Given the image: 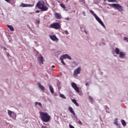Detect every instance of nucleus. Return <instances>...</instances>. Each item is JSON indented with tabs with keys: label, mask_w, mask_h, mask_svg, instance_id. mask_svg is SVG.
Returning a JSON list of instances; mask_svg holds the SVG:
<instances>
[{
	"label": "nucleus",
	"mask_w": 128,
	"mask_h": 128,
	"mask_svg": "<svg viewBox=\"0 0 128 128\" xmlns=\"http://www.w3.org/2000/svg\"><path fill=\"white\" fill-rule=\"evenodd\" d=\"M40 114L42 122H48L50 120V116L47 112H40Z\"/></svg>",
	"instance_id": "nucleus-1"
},
{
	"label": "nucleus",
	"mask_w": 128,
	"mask_h": 128,
	"mask_svg": "<svg viewBox=\"0 0 128 128\" xmlns=\"http://www.w3.org/2000/svg\"><path fill=\"white\" fill-rule=\"evenodd\" d=\"M36 8H40V10H41L42 12H46L48 10V8L46 6H44V2L42 0L38 1L36 5Z\"/></svg>",
	"instance_id": "nucleus-2"
},
{
	"label": "nucleus",
	"mask_w": 128,
	"mask_h": 128,
	"mask_svg": "<svg viewBox=\"0 0 128 128\" xmlns=\"http://www.w3.org/2000/svg\"><path fill=\"white\" fill-rule=\"evenodd\" d=\"M50 28H54V30H60L61 28L60 24L58 22H55L50 26Z\"/></svg>",
	"instance_id": "nucleus-3"
},
{
	"label": "nucleus",
	"mask_w": 128,
	"mask_h": 128,
	"mask_svg": "<svg viewBox=\"0 0 128 128\" xmlns=\"http://www.w3.org/2000/svg\"><path fill=\"white\" fill-rule=\"evenodd\" d=\"M108 6H112L114 8H116V10H118L119 12H122V6L119 4H108Z\"/></svg>",
	"instance_id": "nucleus-4"
},
{
	"label": "nucleus",
	"mask_w": 128,
	"mask_h": 128,
	"mask_svg": "<svg viewBox=\"0 0 128 128\" xmlns=\"http://www.w3.org/2000/svg\"><path fill=\"white\" fill-rule=\"evenodd\" d=\"M8 116H10V118H16V113H14V112L12 111L8 110Z\"/></svg>",
	"instance_id": "nucleus-5"
},
{
	"label": "nucleus",
	"mask_w": 128,
	"mask_h": 128,
	"mask_svg": "<svg viewBox=\"0 0 128 128\" xmlns=\"http://www.w3.org/2000/svg\"><path fill=\"white\" fill-rule=\"evenodd\" d=\"M80 67H78L76 70H75L74 73V76H78V75L80 74Z\"/></svg>",
	"instance_id": "nucleus-6"
},
{
	"label": "nucleus",
	"mask_w": 128,
	"mask_h": 128,
	"mask_svg": "<svg viewBox=\"0 0 128 128\" xmlns=\"http://www.w3.org/2000/svg\"><path fill=\"white\" fill-rule=\"evenodd\" d=\"M72 86L74 89V90L76 92H80V88H78V87L76 86V84L74 82L72 83Z\"/></svg>",
	"instance_id": "nucleus-7"
},
{
	"label": "nucleus",
	"mask_w": 128,
	"mask_h": 128,
	"mask_svg": "<svg viewBox=\"0 0 128 128\" xmlns=\"http://www.w3.org/2000/svg\"><path fill=\"white\" fill-rule=\"evenodd\" d=\"M90 14H92L94 16L96 20H98V22H99L101 20L100 19V18H98V16H96V13H94V10H90Z\"/></svg>",
	"instance_id": "nucleus-8"
},
{
	"label": "nucleus",
	"mask_w": 128,
	"mask_h": 128,
	"mask_svg": "<svg viewBox=\"0 0 128 128\" xmlns=\"http://www.w3.org/2000/svg\"><path fill=\"white\" fill-rule=\"evenodd\" d=\"M20 6L21 8H28V7H30V8H32V6H34V4H24V3H22L20 4Z\"/></svg>",
	"instance_id": "nucleus-9"
},
{
	"label": "nucleus",
	"mask_w": 128,
	"mask_h": 128,
	"mask_svg": "<svg viewBox=\"0 0 128 128\" xmlns=\"http://www.w3.org/2000/svg\"><path fill=\"white\" fill-rule=\"evenodd\" d=\"M54 16L56 20H62V17L60 13L55 12Z\"/></svg>",
	"instance_id": "nucleus-10"
},
{
	"label": "nucleus",
	"mask_w": 128,
	"mask_h": 128,
	"mask_svg": "<svg viewBox=\"0 0 128 128\" xmlns=\"http://www.w3.org/2000/svg\"><path fill=\"white\" fill-rule=\"evenodd\" d=\"M60 58L63 60H66V58H68V60H72V58H70V56L66 54L62 55L60 56Z\"/></svg>",
	"instance_id": "nucleus-11"
},
{
	"label": "nucleus",
	"mask_w": 128,
	"mask_h": 128,
	"mask_svg": "<svg viewBox=\"0 0 128 128\" xmlns=\"http://www.w3.org/2000/svg\"><path fill=\"white\" fill-rule=\"evenodd\" d=\"M50 38H51L52 40H54V42H56H56H58V38H56V36L54 35L50 36Z\"/></svg>",
	"instance_id": "nucleus-12"
},
{
	"label": "nucleus",
	"mask_w": 128,
	"mask_h": 128,
	"mask_svg": "<svg viewBox=\"0 0 128 128\" xmlns=\"http://www.w3.org/2000/svg\"><path fill=\"white\" fill-rule=\"evenodd\" d=\"M69 112H71L74 116H76V113L74 112V108H72V107H69L68 108Z\"/></svg>",
	"instance_id": "nucleus-13"
},
{
	"label": "nucleus",
	"mask_w": 128,
	"mask_h": 128,
	"mask_svg": "<svg viewBox=\"0 0 128 128\" xmlns=\"http://www.w3.org/2000/svg\"><path fill=\"white\" fill-rule=\"evenodd\" d=\"M119 56L120 58H124L126 56V54L122 52H120L119 54Z\"/></svg>",
	"instance_id": "nucleus-14"
},
{
	"label": "nucleus",
	"mask_w": 128,
	"mask_h": 128,
	"mask_svg": "<svg viewBox=\"0 0 128 128\" xmlns=\"http://www.w3.org/2000/svg\"><path fill=\"white\" fill-rule=\"evenodd\" d=\"M38 88H40V89L42 90H46V88H44V86H42L40 84V83L38 82Z\"/></svg>",
	"instance_id": "nucleus-15"
},
{
	"label": "nucleus",
	"mask_w": 128,
	"mask_h": 128,
	"mask_svg": "<svg viewBox=\"0 0 128 128\" xmlns=\"http://www.w3.org/2000/svg\"><path fill=\"white\" fill-rule=\"evenodd\" d=\"M38 59L39 60L41 64H44V57L42 54H40Z\"/></svg>",
	"instance_id": "nucleus-16"
},
{
	"label": "nucleus",
	"mask_w": 128,
	"mask_h": 128,
	"mask_svg": "<svg viewBox=\"0 0 128 128\" xmlns=\"http://www.w3.org/2000/svg\"><path fill=\"white\" fill-rule=\"evenodd\" d=\"M72 102L76 106H80V105L78 104V102H76V99H72Z\"/></svg>",
	"instance_id": "nucleus-17"
},
{
	"label": "nucleus",
	"mask_w": 128,
	"mask_h": 128,
	"mask_svg": "<svg viewBox=\"0 0 128 128\" xmlns=\"http://www.w3.org/2000/svg\"><path fill=\"white\" fill-rule=\"evenodd\" d=\"M7 26L12 32H14V27L10 25H7Z\"/></svg>",
	"instance_id": "nucleus-18"
},
{
	"label": "nucleus",
	"mask_w": 128,
	"mask_h": 128,
	"mask_svg": "<svg viewBox=\"0 0 128 128\" xmlns=\"http://www.w3.org/2000/svg\"><path fill=\"white\" fill-rule=\"evenodd\" d=\"M49 88L50 90V92L52 94H54V88H52V86H49Z\"/></svg>",
	"instance_id": "nucleus-19"
},
{
	"label": "nucleus",
	"mask_w": 128,
	"mask_h": 128,
	"mask_svg": "<svg viewBox=\"0 0 128 128\" xmlns=\"http://www.w3.org/2000/svg\"><path fill=\"white\" fill-rule=\"evenodd\" d=\"M121 122L124 126H126V121L124 120H122Z\"/></svg>",
	"instance_id": "nucleus-20"
},
{
	"label": "nucleus",
	"mask_w": 128,
	"mask_h": 128,
	"mask_svg": "<svg viewBox=\"0 0 128 128\" xmlns=\"http://www.w3.org/2000/svg\"><path fill=\"white\" fill-rule=\"evenodd\" d=\"M115 52L116 54H119L120 52V49H118V48H116Z\"/></svg>",
	"instance_id": "nucleus-21"
},
{
	"label": "nucleus",
	"mask_w": 128,
	"mask_h": 128,
	"mask_svg": "<svg viewBox=\"0 0 128 128\" xmlns=\"http://www.w3.org/2000/svg\"><path fill=\"white\" fill-rule=\"evenodd\" d=\"M114 124L116 126H118V118H116L114 120Z\"/></svg>",
	"instance_id": "nucleus-22"
},
{
	"label": "nucleus",
	"mask_w": 128,
	"mask_h": 128,
	"mask_svg": "<svg viewBox=\"0 0 128 128\" xmlns=\"http://www.w3.org/2000/svg\"><path fill=\"white\" fill-rule=\"evenodd\" d=\"M99 24H101V26H103L104 28V22H102V20H100V21L98 22Z\"/></svg>",
	"instance_id": "nucleus-23"
},
{
	"label": "nucleus",
	"mask_w": 128,
	"mask_h": 128,
	"mask_svg": "<svg viewBox=\"0 0 128 128\" xmlns=\"http://www.w3.org/2000/svg\"><path fill=\"white\" fill-rule=\"evenodd\" d=\"M60 98H64V100H66V96H64L62 94H60Z\"/></svg>",
	"instance_id": "nucleus-24"
},
{
	"label": "nucleus",
	"mask_w": 128,
	"mask_h": 128,
	"mask_svg": "<svg viewBox=\"0 0 128 128\" xmlns=\"http://www.w3.org/2000/svg\"><path fill=\"white\" fill-rule=\"evenodd\" d=\"M37 104L39 105L40 106H42V103H40V102H35V106H36Z\"/></svg>",
	"instance_id": "nucleus-25"
},
{
	"label": "nucleus",
	"mask_w": 128,
	"mask_h": 128,
	"mask_svg": "<svg viewBox=\"0 0 128 128\" xmlns=\"http://www.w3.org/2000/svg\"><path fill=\"white\" fill-rule=\"evenodd\" d=\"M60 60H61L62 64H64V66H66V63L64 62V59H62V58H60Z\"/></svg>",
	"instance_id": "nucleus-26"
},
{
	"label": "nucleus",
	"mask_w": 128,
	"mask_h": 128,
	"mask_svg": "<svg viewBox=\"0 0 128 128\" xmlns=\"http://www.w3.org/2000/svg\"><path fill=\"white\" fill-rule=\"evenodd\" d=\"M60 6L61 8H66V6H64V4H60Z\"/></svg>",
	"instance_id": "nucleus-27"
},
{
	"label": "nucleus",
	"mask_w": 128,
	"mask_h": 128,
	"mask_svg": "<svg viewBox=\"0 0 128 128\" xmlns=\"http://www.w3.org/2000/svg\"><path fill=\"white\" fill-rule=\"evenodd\" d=\"M108 2H116V0H108Z\"/></svg>",
	"instance_id": "nucleus-28"
},
{
	"label": "nucleus",
	"mask_w": 128,
	"mask_h": 128,
	"mask_svg": "<svg viewBox=\"0 0 128 128\" xmlns=\"http://www.w3.org/2000/svg\"><path fill=\"white\" fill-rule=\"evenodd\" d=\"M88 98L90 100H91V102H92V100H94V98H92V97L89 96Z\"/></svg>",
	"instance_id": "nucleus-29"
},
{
	"label": "nucleus",
	"mask_w": 128,
	"mask_h": 128,
	"mask_svg": "<svg viewBox=\"0 0 128 128\" xmlns=\"http://www.w3.org/2000/svg\"><path fill=\"white\" fill-rule=\"evenodd\" d=\"M78 124H79L80 126H82V121H80V120H79Z\"/></svg>",
	"instance_id": "nucleus-30"
},
{
	"label": "nucleus",
	"mask_w": 128,
	"mask_h": 128,
	"mask_svg": "<svg viewBox=\"0 0 128 128\" xmlns=\"http://www.w3.org/2000/svg\"><path fill=\"white\" fill-rule=\"evenodd\" d=\"M124 40H126L128 42V37H124Z\"/></svg>",
	"instance_id": "nucleus-31"
},
{
	"label": "nucleus",
	"mask_w": 128,
	"mask_h": 128,
	"mask_svg": "<svg viewBox=\"0 0 128 128\" xmlns=\"http://www.w3.org/2000/svg\"><path fill=\"white\" fill-rule=\"evenodd\" d=\"M69 127H70V128H74V127L73 126L71 125V124L69 125Z\"/></svg>",
	"instance_id": "nucleus-32"
},
{
	"label": "nucleus",
	"mask_w": 128,
	"mask_h": 128,
	"mask_svg": "<svg viewBox=\"0 0 128 128\" xmlns=\"http://www.w3.org/2000/svg\"><path fill=\"white\" fill-rule=\"evenodd\" d=\"M36 24H40V20H36Z\"/></svg>",
	"instance_id": "nucleus-33"
},
{
	"label": "nucleus",
	"mask_w": 128,
	"mask_h": 128,
	"mask_svg": "<svg viewBox=\"0 0 128 128\" xmlns=\"http://www.w3.org/2000/svg\"><path fill=\"white\" fill-rule=\"evenodd\" d=\"M64 34H68V30H66L64 31Z\"/></svg>",
	"instance_id": "nucleus-34"
},
{
	"label": "nucleus",
	"mask_w": 128,
	"mask_h": 128,
	"mask_svg": "<svg viewBox=\"0 0 128 128\" xmlns=\"http://www.w3.org/2000/svg\"><path fill=\"white\" fill-rule=\"evenodd\" d=\"M82 14L84 16H86V12H82Z\"/></svg>",
	"instance_id": "nucleus-35"
},
{
	"label": "nucleus",
	"mask_w": 128,
	"mask_h": 128,
	"mask_svg": "<svg viewBox=\"0 0 128 128\" xmlns=\"http://www.w3.org/2000/svg\"><path fill=\"white\" fill-rule=\"evenodd\" d=\"M5 2H10V0H4Z\"/></svg>",
	"instance_id": "nucleus-36"
},
{
	"label": "nucleus",
	"mask_w": 128,
	"mask_h": 128,
	"mask_svg": "<svg viewBox=\"0 0 128 128\" xmlns=\"http://www.w3.org/2000/svg\"><path fill=\"white\" fill-rule=\"evenodd\" d=\"M36 14H38V12H40V10H36Z\"/></svg>",
	"instance_id": "nucleus-37"
},
{
	"label": "nucleus",
	"mask_w": 128,
	"mask_h": 128,
	"mask_svg": "<svg viewBox=\"0 0 128 128\" xmlns=\"http://www.w3.org/2000/svg\"><path fill=\"white\" fill-rule=\"evenodd\" d=\"M85 86H89L88 83H86Z\"/></svg>",
	"instance_id": "nucleus-38"
},
{
	"label": "nucleus",
	"mask_w": 128,
	"mask_h": 128,
	"mask_svg": "<svg viewBox=\"0 0 128 128\" xmlns=\"http://www.w3.org/2000/svg\"><path fill=\"white\" fill-rule=\"evenodd\" d=\"M42 128H46V126H42Z\"/></svg>",
	"instance_id": "nucleus-39"
},
{
	"label": "nucleus",
	"mask_w": 128,
	"mask_h": 128,
	"mask_svg": "<svg viewBox=\"0 0 128 128\" xmlns=\"http://www.w3.org/2000/svg\"><path fill=\"white\" fill-rule=\"evenodd\" d=\"M84 32H85V34H88V32H86V30H84Z\"/></svg>",
	"instance_id": "nucleus-40"
},
{
	"label": "nucleus",
	"mask_w": 128,
	"mask_h": 128,
	"mask_svg": "<svg viewBox=\"0 0 128 128\" xmlns=\"http://www.w3.org/2000/svg\"><path fill=\"white\" fill-rule=\"evenodd\" d=\"M52 68H54V66H52Z\"/></svg>",
	"instance_id": "nucleus-41"
},
{
	"label": "nucleus",
	"mask_w": 128,
	"mask_h": 128,
	"mask_svg": "<svg viewBox=\"0 0 128 128\" xmlns=\"http://www.w3.org/2000/svg\"><path fill=\"white\" fill-rule=\"evenodd\" d=\"M4 50H6V48H4Z\"/></svg>",
	"instance_id": "nucleus-42"
},
{
	"label": "nucleus",
	"mask_w": 128,
	"mask_h": 128,
	"mask_svg": "<svg viewBox=\"0 0 128 128\" xmlns=\"http://www.w3.org/2000/svg\"><path fill=\"white\" fill-rule=\"evenodd\" d=\"M106 0H104V2H106Z\"/></svg>",
	"instance_id": "nucleus-43"
},
{
	"label": "nucleus",
	"mask_w": 128,
	"mask_h": 128,
	"mask_svg": "<svg viewBox=\"0 0 128 128\" xmlns=\"http://www.w3.org/2000/svg\"><path fill=\"white\" fill-rule=\"evenodd\" d=\"M66 2H68V0H66Z\"/></svg>",
	"instance_id": "nucleus-44"
}]
</instances>
